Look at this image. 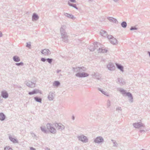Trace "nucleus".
Listing matches in <instances>:
<instances>
[{"instance_id": "nucleus-1", "label": "nucleus", "mask_w": 150, "mask_h": 150, "mask_svg": "<svg viewBox=\"0 0 150 150\" xmlns=\"http://www.w3.org/2000/svg\"><path fill=\"white\" fill-rule=\"evenodd\" d=\"M66 26L63 25L60 28V32L62 40L65 42H68V37L67 33L66 32L65 29Z\"/></svg>"}, {"instance_id": "nucleus-2", "label": "nucleus", "mask_w": 150, "mask_h": 150, "mask_svg": "<svg viewBox=\"0 0 150 150\" xmlns=\"http://www.w3.org/2000/svg\"><path fill=\"white\" fill-rule=\"evenodd\" d=\"M119 91L122 94H125L128 97L129 101L131 103L133 102V98L132 94L129 92H126V91L122 88H120Z\"/></svg>"}, {"instance_id": "nucleus-3", "label": "nucleus", "mask_w": 150, "mask_h": 150, "mask_svg": "<svg viewBox=\"0 0 150 150\" xmlns=\"http://www.w3.org/2000/svg\"><path fill=\"white\" fill-rule=\"evenodd\" d=\"M47 129L52 133L54 134L56 132V129L53 127L52 125L50 123H48L47 125Z\"/></svg>"}, {"instance_id": "nucleus-4", "label": "nucleus", "mask_w": 150, "mask_h": 150, "mask_svg": "<svg viewBox=\"0 0 150 150\" xmlns=\"http://www.w3.org/2000/svg\"><path fill=\"white\" fill-rule=\"evenodd\" d=\"M75 75L76 76L79 78H84L88 76L89 74L85 72L82 73L79 72L76 73Z\"/></svg>"}, {"instance_id": "nucleus-5", "label": "nucleus", "mask_w": 150, "mask_h": 150, "mask_svg": "<svg viewBox=\"0 0 150 150\" xmlns=\"http://www.w3.org/2000/svg\"><path fill=\"white\" fill-rule=\"evenodd\" d=\"M78 138L79 140L83 142H86L88 141V139L87 138V137L83 135H82L78 136Z\"/></svg>"}, {"instance_id": "nucleus-6", "label": "nucleus", "mask_w": 150, "mask_h": 150, "mask_svg": "<svg viewBox=\"0 0 150 150\" xmlns=\"http://www.w3.org/2000/svg\"><path fill=\"white\" fill-rule=\"evenodd\" d=\"M133 125L134 127L137 128H139L142 127H145L144 124L140 122L134 123L133 124Z\"/></svg>"}, {"instance_id": "nucleus-7", "label": "nucleus", "mask_w": 150, "mask_h": 150, "mask_svg": "<svg viewBox=\"0 0 150 150\" xmlns=\"http://www.w3.org/2000/svg\"><path fill=\"white\" fill-rule=\"evenodd\" d=\"M103 141L104 139L101 137H97L94 140V142L98 144H100L101 143L103 142Z\"/></svg>"}, {"instance_id": "nucleus-8", "label": "nucleus", "mask_w": 150, "mask_h": 150, "mask_svg": "<svg viewBox=\"0 0 150 150\" xmlns=\"http://www.w3.org/2000/svg\"><path fill=\"white\" fill-rule=\"evenodd\" d=\"M25 83L27 85V86L30 88H33L35 86V83L30 81H25Z\"/></svg>"}, {"instance_id": "nucleus-9", "label": "nucleus", "mask_w": 150, "mask_h": 150, "mask_svg": "<svg viewBox=\"0 0 150 150\" xmlns=\"http://www.w3.org/2000/svg\"><path fill=\"white\" fill-rule=\"evenodd\" d=\"M54 125L57 129H61V130L64 129L65 128L64 126L60 123H55Z\"/></svg>"}, {"instance_id": "nucleus-10", "label": "nucleus", "mask_w": 150, "mask_h": 150, "mask_svg": "<svg viewBox=\"0 0 150 150\" xmlns=\"http://www.w3.org/2000/svg\"><path fill=\"white\" fill-rule=\"evenodd\" d=\"M107 68L110 71L114 70L115 69V67L113 64L112 63H110L107 65Z\"/></svg>"}, {"instance_id": "nucleus-11", "label": "nucleus", "mask_w": 150, "mask_h": 150, "mask_svg": "<svg viewBox=\"0 0 150 150\" xmlns=\"http://www.w3.org/2000/svg\"><path fill=\"white\" fill-rule=\"evenodd\" d=\"M41 53L45 55H48L51 54V53L49 49H45L41 51Z\"/></svg>"}, {"instance_id": "nucleus-12", "label": "nucleus", "mask_w": 150, "mask_h": 150, "mask_svg": "<svg viewBox=\"0 0 150 150\" xmlns=\"http://www.w3.org/2000/svg\"><path fill=\"white\" fill-rule=\"evenodd\" d=\"M1 96L4 98L6 99L8 98V94L7 92L5 90L1 92Z\"/></svg>"}, {"instance_id": "nucleus-13", "label": "nucleus", "mask_w": 150, "mask_h": 150, "mask_svg": "<svg viewBox=\"0 0 150 150\" xmlns=\"http://www.w3.org/2000/svg\"><path fill=\"white\" fill-rule=\"evenodd\" d=\"M39 18L38 15L35 13H33L32 16V20L33 21H37Z\"/></svg>"}, {"instance_id": "nucleus-14", "label": "nucleus", "mask_w": 150, "mask_h": 150, "mask_svg": "<svg viewBox=\"0 0 150 150\" xmlns=\"http://www.w3.org/2000/svg\"><path fill=\"white\" fill-rule=\"evenodd\" d=\"M54 93L52 92H50L49 93V94L48 96V98L50 100H52L54 99Z\"/></svg>"}, {"instance_id": "nucleus-15", "label": "nucleus", "mask_w": 150, "mask_h": 150, "mask_svg": "<svg viewBox=\"0 0 150 150\" xmlns=\"http://www.w3.org/2000/svg\"><path fill=\"white\" fill-rule=\"evenodd\" d=\"M110 22L115 23H118V22L117 19L112 17H108L107 18Z\"/></svg>"}, {"instance_id": "nucleus-16", "label": "nucleus", "mask_w": 150, "mask_h": 150, "mask_svg": "<svg viewBox=\"0 0 150 150\" xmlns=\"http://www.w3.org/2000/svg\"><path fill=\"white\" fill-rule=\"evenodd\" d=\"M64 15L66 17L72 19H74V16L71 14H69L67 13H64Z\"/></svg>"}, {"instance_id": "nucleus-17", "label": "nucleus", "mask_w": 150, "mask_h": 150, "mask_svg": "<svg viewBox=\"0 0 150 150\" xmlns=\"http://www.w3.org/2000/svg\"><path fill=\"white\" fill-rule=\"evenodd\" d=\"M117 67L122 72L124 71V67L123 66L120 64H118L117 63L115 64Z\"/></svg>"}, {"instance_id": "nucleus-18", "label": "nucleus", "mask_w": 150, "mask_h": 150, "mask_svg": "<svg viewBox=\"0 0 150 150\" xmlns=\"http://www.w3.org/2000/svg\"><path fill=\"white\" fill-rule=\"evenodd\" d=\"M110 41V43L113 45H115L117 43V40L113 37L112 39H111Z\"/></svg>"}, {"instance_id": "nucleus-19", "label": "nucleus", "mask_w": 150, "mask_h": 150, "mask_svg": "<svg viewBox=\"0 0 150 150\" xmlns=\"http://www.w3.org/2000/svg\"><path fill=\"white\" fill-rule=\"evenodd\" d=\"M117 80L119 83H120L121 85H124L125 84V82L122 78H118Z\"/></svg>"}, {"instance_id": "nucleus-20", "label": "nucleus", "mask_w": 150, "mask_h": 150, "mask_svg": "<svg viewBox=\"0 0 150 150\" xmlns=\"http://www.w3.org/2000/svg\"><path fill=\"white\" fill-rule=\"evenodd\" d=\"M100 34L101 35L105 37H107L108 35V34L107 32L105 30H101Z\"/></svg>"}, {"instance_id": "nucleus-21", "label": "nucleus", "mask_w": 150, "mask_h": 150, "mask_svg": "<svg viewBox=\"0 0 150 150\" xmlns=\"http://www.w3.org/2000/svg\"><path fill=\"white\" fill-rule=\"evenodd\" d=\"M39 90L38 89H34L33 91L29 92L28 93V94L30 95H32L35 94H36L38 93H39Z\"/></svg>"}, {"instance_id": "nucleus-22", "label": "nucleus", "mask_w": 150, "mask_h": 150, "mask_svg": "<svg viewBox=\"0 0 150 150\" xmlns=\"http://www.w3.org/2000/svg\"><path fill=\"white\" fill-rule=\"evenodd\" d=\"M6 117V116L3 112L0 113V120H4L5 119Z\"/></svg>"}, {"instance_id": "nucleus-23", "label": "nucleus", "mask_w": 150, "mask_h": 150, "mask_svg": "<svg viewBox=\"0 0 150 150\" xmlns=\"http://www.w3.org/2000/svg\"><path fill=\"white\" fill-rule=\"evenodd\" d=\"M13 59V61L16 62H19L21 60L19 57L17 56H14Z\"/></svg>"}, {"instance_id": "nucleus-24", "label": "nucleus", "mask_w": 150, "mask_h": 150, "mask_svg": "<svg viewBox=\"0 0 150 150\" xmlns=\"http://www.w3.org/2000/svg\"><path fill=\"white\" fill-rule=\"evenodd\" d=\"M98 52H102L103 53H105L107 52V50L105 49H103L100 47H99L98 50H97Z\"/></svg>"}, {"instance_id": "nucleus-25", "label": "nucleus", "mask_w": 150, "mask_h": 150, "mask_svg": "<svg viewBox=\"0 0 150 150\" xmlns=\"http://www.w3.org/2000/svg\"><path fill=\"white\" fill-rule=\"evenodd\" d=\"M9 138L10 141L13 143H17L18 142V141L16 139L13 138L11 136L9 137Z\"/></svg>"}, {"instance_id": "nucleus-26", "label": "nucleus", "mask_w": 150, "mask_h": 150, "mask_svg": "<svg viewBox=\"0 0 150 150\" xmlns=\"http://www.w3.org/2000/svg\"><path fill=\"white\" fill-rule=\"evenodd\" d=\"M34 99L36 101L41 103L42 99L41 98L38 96H36L34 97Z\"/></svg>"}, {"instance_id": "nucleus-27", "label": "nucleus", "mask_w": 150, "mask_h": 150, "mask_svg": "<svg viewBox=\"0 0 150 150\" xmlns=\"http://www.w3.org/2000/svg\"><path fill=\"white\" fill-rule=\"evenodd\" d=\"M98 90L99 91H100L103 94H104V95L107 96H109V95L108 93H107L106 92L103 91V90L101 89L100 88H98Z\"/></svg>"}, {"instance_id": "nucleus-28", "label": "nucleus", "mask_w": 150, "mask_h": 150, "mask_svg": "<svg viewBox=\"0 0 150 150\" xmlns=\"http://www.w3.org/2000/svg\"><path fill=\"white\" fill-rule=\"evenodd\" d=\"M68 4L69 5V6H72L77 9H78V8L77 7L76 5V4L71 3L69 2H68Z\"/></svg>"}, {"instance_id": "nucleus-29", "label": "nucleus", "mask_w": 150, "mask_h": 150, "mask_svg": "<svg viewBox=\"0 0 150 150\" xmlns=\"http://www.w3.org/2000/svg\"><path fill=\"white\" fill-rule=\"evenodd\" d=\"M60 84V83L58 81H55L53 83V86L57 87H58Z\"/></svg>"}, {"instance_id": "nucleus-30", "label": "nucleus", "mask_w": 150, "mask_h": 150, "mask_svg": "<svg viewBox=\"0 0 150 150\" xmlns=\"http://www.w3.org/2000/svg\"><path fill=\"white\" fill-rule=\"evenodd\" d=\"M93 44L94 45H95V50L97 49V50H98V48H99V47L100 46V44L99 43L96 42H94Z\"/></svg>"}, {"instance_id": "nucleus-31", "label": "nucleus", "mask_w": 150, "mask_h": 150, "mask_svg": "<svg viewBox=\"0 0 150 150\" xmlns=\"http://www.w3.org/2000/svg\"><path fill=\"white\" fill-rule=\"evenodd\" d=\"M92 76H95L96 79L99 80L100 79V76L97 75L96 73H94L93 74H92Z\"/></svg>"}, {"instance_id": "nucleus-32", "label": "nucleus", "mask_w": 150, "mask_h": 150, "mask_svg": "<svg viewBox=\"0 0 150 150\" xmlns=\"http://www.w3.org/2000/svg\"><path fill=\"white\" fill-rule=\"evenodd\" d=\"M79 67H72V70L74 72H79Z\"/></svg>"}, {"instance_id": "nucleus-33", "label": "nucleus", "mask_w": 150, "mask_h": 150, "mask_svg": "<svg viewBox=\"0 0 150 150\" xmlns=\"http://www.w3.org/2000/svg\"><path fill=\"white\" fill-rule=\"evenodd\" d=\"M121 25L122 27L125 28L127 26V23L126 21H123L121 23Z\"/></svg>"}, {"instance_id": "nucleus-34", "label": "nucleus", "mask_w": 150, "mask_h": 150, "mask_svg": "<svg viewBox=\"0 0 150 150\" xmlns=\"http://www.w3.org/2000/svg\"><path fill=\"white\" fill-rule=\"evenodd\" d=\"M79 72H80V73H82V72H84V71H85L86 70L85 68L83 67H79Z\"/></svg>"}, {"instance_id": "nucleus-35", "label": "nucleus", "mask_w": 150, "mask_h": 150, "mask_svg": "<svg viewBox=\"0 0 150 150\" xmlns=\"http://www.w3.org/2000/svg\"><path fill=\"white\" fill-rule=\"evenodd\" d=\"M95 45H94L93 44V45L89 47V50L91 51H93L95 50Z\"/></svg>"}, {"instance_id": "nucleus-36", "label": "nucleus", "mask_w": 150, "mask_h": 150, "mask_svg": "<svg viewBox=\"0 0 150 150\" xmlns=\"http://www.w3.org/2000/svg\"><path fill=\"white\" fill-rule=\"evenodd\" d=\"M40 129H41V131L44 132L45 133H46L47 132V130L45 128L44 126H41L40 127Z\"/></svg>"}, {"instance_id": "nucleus-37", "label": "nucleus", "mask_w": 150, "mask_h": 150, "mask_svg": "<svg viewBox=\"0 0 150 150\" xmlns=\"http://www.w3.org/2000/svg\"><path fill=\"white\" fill-rule=\"evenodd\" d=\"M111 141L113 144V146L115 147H117L118 146L117 143L116 142V141L112 139Z\"/></svg>"}, {"instance_id": "nucleus-38", "label": "nucleus", "mask_w": 150, "mask_h": 150, "mask_svg": "<svg viewBox=\"0 0 150 150\" xmlns=\"http://www.w3.org/2000/svg\"><path fill=\"white\" fill-rule=\"evenodd\" d=\"M15 64L17 66H22L24 65V63L22 62H21L20 63H16Z\"/></svg>"}, {"instance_id": "nucleus-39", "label": "nucleus", "mask_w": 150, "mask_h": 150, "mask_svg": "<svg viewBox=\"0 0 150 150\" xmlns=\"http://www.w3.org/2000/svg\"><path fill=\"white\" fill-rule=\"evenodd\" d=\"M53 60V59L52 58H47V61L50 64H51Z\"/></svg>"}, {"instance_id": "nucleus-40", "label": "nucleus", "mask_w": 150, "mask_h": 150, "mask_svg": "<svg viewBox=\"0 0 150 150\" xmlns=\"http://www.w3.org/2000/svg\"><path fill=\"white\" fill-rule=\"evenodd\" d=\"M138 28L136 26H131L130 29V30H137Z\"/></svg>"}, {"instance_id": "nucleus-41", "label": "nucleus", "mask_w": 150, "mask_h": 150, "mask_svg": "<svg viewBox=\"0 0 150 150\" xmlns=\"http://www.w3.org/2000/svg\"><path fill=\"white\" fill-rule=\"evenodd\" d=\"M26 46L29 49H30L31 48V44H30V42H27L26 43Z\"/></svg>"}, {"instance_id": "nucleus-42", "label": "nucleus", "mask_w": 150, "mask_h": 150, "mask_svg": "<svg viewBox=\"0 0 150 150\" xmlns=\"http://www.w3.org/2000/svg\"><path fill=\"white\" fill-rule=\"evenodd\" d=\"M5 150H12L11 148L9 146H6L4 148Z\"/></svg>"}, {"instance_id": "nucleus-43", "label": "nucleus", "mask_w": 150, "mask_h": 150, "mask_svg": "<svg viewBox=\"0 0 150 150\" xmlns=\"http://www.w3.org/2000/svg\"><path fill=\"white\" fill-rule=\"evenodd\" d=\"M110 105V101L109 100H108L107 101V108H109Z\"/></svg>"}, {"instance_id": "nucleus-44", "label": "nucleus", "mask_w": 150, "mask_h": 150, "mask_svg": "<svg viewBox=\"0 0 150 150\" xmlns=\"http://www.w3.org/2000/svg\"><path fill=\"white\" fill-rule=\"evenodd\" d=\"M108 38L110 40L111 39H112L113 37L111 35H107V36Z\"/></svg>"}, {"instance_id": "nucleus-45", "label": "nucleus", "mask_w": 150, "mask_h": 150, "mask_svg": "<svg viewBox=\"0 0 150 150\" xmlns=\"http://www.w3.org/2000/svg\"><path fill=\"white\" fill-rule=\"evenodd\" d=\"M46 60H47V59H45V58L42 57L41 59V61L43 62H45Z\"/></svg>"}, {"instance_id": "nucleus-46", "label": "nucleus", "mask_w": 150, "mask_h": 150, "mask_svg": "<svg viewBox=\"0 0 150 150\" xmlns=\"http://www.w3.org/2000/svg\"><path fill=\"white\" fill-rule=\"evenodd\" d=\"M30 134L33 137H36V135L33 132H31Z\"/></svg>"}, {"instance_id": "nucleus-47", "label": "nucleus", "mask_w": 150, "mask_h": 150, "mask_svg": "<svg viewBox=\"0 0 150 150\" xmlns=\"http://www.w3.org/2000/svg\"><path fill=\"white\" fill-rule=\"evenodd\" d=\"M116 110L117 111L118 110H121V107H118L117 108H116Z\"/></svg>"}, {"instance_id": "nucleus-48", "label": "nucleus", "mask_w": 150, "mask_h": 150, "mask_svg": "<svg viewBox=\"0 0 150 150\" xmlns=\"http://www.w3.org/2000/svg\"><path fill=\"white\" fill-rule=\"evenodd\" d=\"M72 3H76V0H69Z\"/></svg>"}, {"instance_id": "nucleus-49", "label": "nucleus", "mask_w": 150, "mask_h": 150, "mask_svg": "<svg viewBox=\"0 0 150 150\" xmlns=\"http://www.w3.org/2000/svg\"><path fill=\"white\" fill-rule=\"evenodd\" d=\"M30 150H36L35 148L33 147H30Z\"/></svg>"}, {"instance_id": "nucleus-50", "label": "nucleus", "mask_w": 150, "mask_h": 150, "mask_svg": "<svg viewBox=\"0 0 150 150\" xmlns=\"http://www.w3.org/2000/svg\"><path fill=\"white\" fill-rule=\"evenodd\" d=\"M139 132H140L141 133H142V132H145V130H141L139 131Z\"/></svg>"}, {"instance_id": "nucleus-51", "label": "nucleus", "mask_w": 150, "mask_h": 150, "mask_svg": "<svg viewBox=\"0 0 150 150\" xmlns=\"http://www.w3.org/2000/svg\"><path fill=\"white\" fill-rule=\"evenodd\" d=\"M2 36V33L1 31H0V37H1Z\"/></svg>"}, {"instance_id": "nucleus-52", "label": "nucleus", "mask_w": 150, "mask_h": 150, "mask_svg": "<svg viewBox=\"0 0 150 150\" xmlns=\"http://www.w3.org/2000/svg\"><path fill=\"white\" fill-rule=\"evenodd\" d=\"M72 119L73 120H74L75 119V117L74 116H72Z\"/></svg>"}, {"instance_id": "nucleus-53", "label": "nucleus", "mask_w": 150, "mask_h": 150, "mask_svg": "<svg viewBox=\"0 0 150 150\" xmlns=\"http://www.w3.org/2000/svg\"><path fill=\"white\" fill-rule=\"evenodd\" d=\"M61 71V70H58L57 71V73H59V72H60Z\"/></svg>"}, {"instance_id": "nucleus-54", "label": "nucleus", "mask_w": 150, "mask_h": 150, "mask_svg": "<svg viewBox=\"0 0 150 150\" xmlns=\"http://www.w3.org/2000/svg\"><path fill=\"white\" fill-rule=\"evenodd\" d=\"M148 54H149V56L150 57V52L148 51L147 52Z\"/></svg>"}, {"instance_id": "nucleus-55", "label": "nucleus", "mask_w": 150, "mask_h": 150, "mask_svg": "<svg viewBox=\"0 0 150 150\" xmlns=\"http://www.w3.org/2000/svg\"><path fill=\"white\" fill-rule=\"evenodd\" d=\"M45 149L46 150H50V149L48 147L46 148Z\"/></svg>"}, {"instance_id": "nucleus-56", "label": "nucleus", "mask_w": 150, "mask_h": 150, "mask_svg": "<svg viewBox=\"0 0 150 150\" xmlns=\"http://www.w3.org/2000/svg\"><path fill=\"white\" fill-rule=\"evenodd\" d=\"M119 0H113L114 1H115V2H117Z\"/></svg>"}, {"instance_id": "nucleus-57", "label": "nucleus", "mask_w": 150, "mask_h": 150, "mask_svg": "<svg viewBox=\"0 0 150 150\" xmlns=\"http://www.w3.org/2000/svg\"><path fill=\"white\" fill-rule=\"evenodd\" d=\"M89 1H91V2H92L93 1V0H88Z\"/></svg>"}, {"instance_id": "nucleus-58", "label": "nucleus", "mask_w": 150, "mask_h": 150, "mask_svg": "<svg viewBox=\"0 0 150 150\" xmlns=\"http://www.w3.org/2000/svg\"><path fill=\"white\" fill-rule=\"evenodd\" d=\"M17 87H18V88H21V86H17Z\"/></svg>"}]
</instances>
